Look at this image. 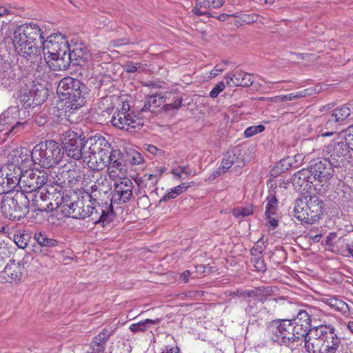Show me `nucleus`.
Returning a JSON list of instances; mask_svg holds the SVG:
<instances>
[{"instance_id":"39448f33","label":"nucleus","mask_w":353,"mask_h":353,"mask_svg":"<svg viewBox=\"0 0 353 353\" xmlns=\"http://www.w3.org/2000/svg\"><path fill=\"white\" fill-rule=\"evenodd\" d=\"M57 92L67 96L63 104L65 114L70 116L85 104L89 89L80 80L68 76L59 81Z\"/></svg>"},{"instance_id":"5701e85b","label":"nucleus","mask_w":353,"mask_h":353,"mask_svg":"<svg viewBox=\"0 0 353 353\" xmlns=\"http://www.w3.org/2000/svg\"><path fill=\"white\" fill-rule=\"evenodd\" d=\"M112 203L109 206H106L105 210L100 206L99 203L96 204V208L91 216L92 221L95 223H102L103 224L109 223L112 221L114 217Z\"/></svg>"},{"instance_id":"b1692460","label":"nucleus","mask_w":353,"mask_h":353,"mask_svg":"<svg viewBox=\"0 0 353 353\" xmlns=\"http://www.w3.org/2000/svg\"><path fill=\"white\" fill-rule=\"evenodd\" d=\"M165 101V98L160 94L148 96L141 112L149 111L155 114L162 112L163 110H161V108L164 105Z\"/></svg>"},{"instance_id":"72a5a7b5","label":"nucleus","mask_w":353,"mask_h":353,"mask_svg":"<svg viewBox=\"0 0 353 353\" xmlns=\"http://www.w3.org/2000/svg\"><path fill=\"white\" fill-rule=\"evenodd\" d=\"M34 239L41 247L54 248L59 243L57 239L49 238L45 232H36Z\"/></svg>"},{"instance_id":"8fccbe9b","label":"nucleus","mask_w":353,"mask_h":353,"mask_svg":"<svg viewBox=\"0 0 353 353\" xmlns=\"http://www.w3.org/2000/svg\"><path fill=\"white\" fill-rule=\"evenodd\" d=\"M48 121L46 113L40 112L34 117V121L39 126L44 125Z\"/></svg>"},{"instance_id":"4be33fe9","label":"nucleus","mask_w":353,"mask_h":353,"mask_svg":"<svg viewBox=\"0 0 353 353\" xmlns=\"http://www.w3.org/2000/svg\"><path fill=\"white\" fill-rule=\"evenodd\" d=\"M15 163V164L12 163L9 165L8 171L4 174L11 192L18 185L20 188H22L21 181L22 180L23 169L25 168L21 164H18L17 160Z\"/></svg>"},{"instance_id":"c85d7f7f","label":"nucleus","mask_w":353,"mask_h":353,"mask_svg":"<svg viewBox=\"0 0 353 353\" xmlns=\"http://www.w3.org/2000/svg\"><path fill=\"white\" fill-rule=\"evenodd\" d=\"M253 83V79L251 74L242 70H236L234 72V85L249 87Z\"/></svg>"},{"instance_id":"49530a36","label":"nucleus","mask_w":353,"mask_h":353,"mask_svg":"<svg viewBox=\"0 0 353 353\" xmlns=\"http://www.w3.org/2000/svg\"><path fill=\"white\" fill-rule=\"evenodd\" d=\"M181 192H179V189L177 188V186L170 189V192L167 193L165 195H164L161 199L160 202L161 201H168L171 199H175L177 196L181 194Z\"/></svg>"},{"instance_id":"4468645a","label":"nucleus","mask_w":353,"mask_h":353,"mask_svg":"<svg viewBox=\"0 0 353 353\" xmlns=\"http://www.w3.org/2000/svg\"><path fill=\"white\" fill-rule=\"evenodd\" d=\"M48 175L44 170H26L22 174V180L21 181L23 190L26 194L30 192L41 190L48 184Z\"/></svg>"},{"instance_id":"09e8293b","label":"nucleus","mask_w":353,"mask_h":353,"mask_svg":"<svg viewBox=\"0 0 353 353\" xmlns=\"http://www.w3.org/2000/svg\"><path fill=\"white\" fill-rule=\"evenodd\" d=\"M225 88V83L223 81H220L211 90L210 92V97L212 98H216L218 97L219 93L222 92Z\"/></svg>"},{"instance_id":"2eb2a0df","label":"nucleus","mask_w":353,"mask_h":353,"mask_svg":"<svg viewBox=\"0 0 353 353\" xmlns=\"http://www.w3.org/2000/svg\"><path fill=\"white\" fill-rule=\"evenodd\" d=\"M334 166L326 158L314 161L308 168L312 174L314 181L322 183H327L334 175Z\"/></svg>"},{"instance_id":"393cba45","label":"nucleus","mask_w":353,"mask_h":353,"mask_svg":"<svg viewBox=\"0 0 353 353\" xmlns=\"http://www.w3.org/2000/svg\"><path fill=\"white\" fill-rule=\"evenodd\" d=\"M350 109L345 105L335 108L327 116V120L325 123L326 128L331 127L334 123L345 121L350 115Z\"/></svg>"},{"instance_id":"423d86ee","label":"nucleus","mask_w":353,"mask_h":353,"mask_svg":"<svg viewBox=\"0 0 353 353\" xmlns=\"http://www.w3.org/2000/svg\"><path fill=\"white\" fill-rule=\"evenodd\" d=\"M324 207L319 196L304 195L294 201L293 216L302 223L313 224L319 220Z\"/></svg>"},{"instance_id":"0e129e2a","label":"nucleus","mask_w":353,"mask_h":353,"mask_svg":"<svg viewBox=\"0 0 353 353\" xmlns=\"http://www.w3.org/2000/svg\"><path fill=\"white\" fill-rule=\"evenodd\" d=\"M268 219L267 225L271 228L272 230L275 229L278 226V220L270 216L269 218H266Z\"/></svg>"},{"instance_id":"e433bc0d","label":"nucleus","mask_w":353,"mask_h":353,"mask_svg":"<svg viewBox=\"0 0 353 353\" xmlns=\"http://www.w3.org/2000/svg\"><path fill=\"white\" fill-rule=\"evenodd\" d=\"M14 74L12 72V67L9 63L3 62L0 66V79L8 80L10 79H14Z\"/></svg>"},{"instance_id":"dca6fc26","label":"nucleus","mask_w":353,"mask_h":353,"mask_svg":"<svg viewBox=\"0 0 353 353\" xmlns=\"http://www.w3.org/2000/svg\"><path fill=\"white\" fill-rule=\"evenodd\" d=\"M113 126L130 132H136L143 125V119L134 114H123L119 112H114L111 119Z\"/></svg>"},{"instance_id":"f03ea898","label":"nucleus","mask_w":353,"mask_h":353,"mask_svg":"<svg viewBox=\"0 0 353 353\" xmlns=\"http://www.w3.org/2000/svg\"><path fill=\"white\" fill-rule=\"evenodd\" d=\"M17 163L24 168L30 167L32 163L43 168H50L59 164L64 156L61 145L54 140H46L37 143L32 152L21 148L14 152Z\"/></svg>"},{"instance_id":"4d7b16f0","label":"nucleus","mask_w":353,"mask_h":353,"mask_svg":"<svg viewBox=\"0 0 353 353\" xmlns=\"http://www.w3.org/2000/svg\"><path fill=\"white\" fill-rule=\"evenodd\" d=\"M143 177L145 181H150L151 185H150V188H151V185L154 187L159 180V177L157 176V174H145Z\"/></svg>"},{"instance_id":"c03bdc74","label":"nucleus","mask_w":353,"mask_h":353,"mask_svg":"<svg viewBox=\"0 0 353 353\" xmlns=\"http://www.w3.org/2000/svg\"><path fill=\"white\" fill-rule=\"evenodd\" d=\"M6 177L4 176V174L2 173L0 176V196H2V194L7 195L8 194H12L11 190L8 184L6 183Z\"/></svg>"},{"instance_id":"680f3d73","label":"nucleus","mask_w":353,"mask_h":353,"mask_svg":"<svg viewBox=\"0 0 353 353\" xmlns=\"http://www.w3.org/2000/svg\"><path fill=\"white\" fill-rule=\"evenodd\" d=\"M275 99L276 101H284L287 100L292 101L296 99V97L294 96V93H290L286 95L277 96Z\"/></svg>"},{"instance_id":"de8ad7c7","label":"nucleus","mask_w":353,"mask_h":353,"mask_svg":"<svg viewBox=\"0 0 353 353\" xmlns=\"http://www.w3.org/2000/svg\"><path fill=\"white\" fill-rule=\"evenodd\" d=\"M110 332H109L108 331L103 330L94 338V341L96 342H99V343L105 346V344L110 339Z\"/></svg>"},{"instance_id":"a211bd4d","label":"nucleus","mask_w":353,"mask_h":353,"mask_svg":"<svg viewBox=\"0 0 353 353\" xmlns=\"http://www.w3.org/2000/svg\"><path fill=\"white\" fill-rule=\"evenodd\" d=\"M123 154L119 150H114L111 148L109 151L105 163H104V168L108 167V172L110 177H114L125 171V161Z\"/></svg>"},{"instance_id":"9b49d317","label":"nucleus","mask_w":353,"mask_h":353,"mask_svg":"<svg viewBox=\"0 0 353 353\" xmlns=\"http://www.w3.org/2000/svg\"><path fill=\"white\" fill-rule=\"evenodd\" d=\"M291 329V321L289 319H275L266 323V331L270 339L281 346H289L292 343Z\"/></svg>"},{"instance_id":"f3484780","label":"nucleus","mask_w":353,"mask_h":353,"mask_svg":"<svg viewBox=\"0 0 353 353\" xmlns=\"http://www.w3.org/2000/svg\"><path fill=\"white\" fill-rule=\"evenodd\" d=\"M53 186L45 187L41 190L30 192L26 194L27 199L30 201V205L35 208V211L50 212L53 210V204L50 201Z\"/></svg>"},{"instance_id":"603ef678","label":"nucleus","mask_w":353,"mask_h":353,"mask_svg":"<svg viewBox=\"0 0 353 353\" xmlns=\"http://www.w3.org/2000/svg\"><path fill=\"white\" fill-rule=\"evenodd\" d=\"M268 303L270 305L279 304V305H285L286 304H291L289 300L285 299L284 297H279L278 299H270L268 301Z\"/></svg>"},{"instance_id":"cd10ccee","label":"nucleus","mask_w":353,"mask_h":353,"mask_svg":"<svg viewBox=\"0 0 353 353\" xmlns=\"http://www.w3.org/2000/svg\"><path fill=\"white\" fill-rule=\"evenodd\" d=\"M289 321H292V322L299 324V325L310 330V334L312 335V330L314 327H312L311 315L307 311L303 310H299L296 317L292 319H289Z\"/></svg>"},{"instance_id":"c756f323","label":"nucleus","mask_w":353,"mask_h":353,"mask_svg":"<svg viewBox=\"0 0 353 353\" xmlns=\"http://www.w3.org/2000/svg\"><path fill=\"white\" fill-rule=\"evenodd\" d=\"M161 321L160 319H156L154 320L147 319L144 321H141L138 323H133L130 326V330L132 332H143L148 330L152 325H158Z\"/></svg>"},{"instance_id":"ea45409f","label":"nucleus","mask_w":353,"mask_h":353,"mask_svg":"<svg viewBox=\"0 0 353 353\" xmlns=\"http://www.w3.org/2000/svg\"><path fill=\"white\" fill-rule=\"evenodd\" d=\"M182 105V99L181 98H176L174 101L171 103H167L164 104L161 108V110H163V112H175L179 110V109Z\"/></svg>"},{"instance_id":"a18cd8bd","label":"nucleus","mask_w":353,"mask_h":353,"mask_svg":"<svg viewBox=\"0 0 353 353\" xmlns=\"http://www.w3.org/2000/svg\"><path fill=\"white\" fill-rule=\"evenodd\" d=\"M341 134H345V139H346L347 144L350 146V150L353 151V125L343 130Z\"/></svg>"},{"instance_id":"79ce46f5","label":"nucleus","mask_w":353,"mask_h":353,"mask_svg":"<svg viewBox=\"0 0 353 353\" xmlns=\"http://www.w3.org/2000/svg\"><path fill=\"white\" fill-rule=\"evenodd\" d=\"M257 301V297L248 301V307L245 308V312L248 314L254 316L258 313L259 310L256 307Z\"/></svg>"},{"instance_id":"6ab92c4d","label":"nucleus","mask_w":353,"mask_h":353,"mask_svg":"<svg viewBox=\"0 0 353 353\" xmlns=\"http://www.w3.org/2000/svg\"><path fill=\"white\" fill-rule=\"evenodd\" d=\"M132 189L133 183L130 179H123L115 182L111 203H126L132 196Z\"/></svg>"},{"instance_id":"20e7f679","label":"nucleus","mask_w":353,"mask_h":353,"mask_svg":"<svg viewBox=\"0 0 353 353\" xmlns=\"http://www.w3.org/2000/svg\"><path fill=\"white\" fill-rule=\"evenodd\" d=\"M312 330V341H306L307 353H340L341 339L332 325L321 324Z\"/></svg>"},{"instance_id":"6e6552de","label":"nucleus","mask_w":353,"mask_h":353,"mask_svg":"<svg viewBox=\"0 0 353 353\" xmlns=\"http://www.w3.org/2000/svg\"><path fill=\"white\" fill-rule=\"evenodd\" d=\"M1 211L2 215L10 220H20L28 213L30 201L23 191L15 192L2 196Z\"/></svg>"},{"instance_id":"a878e982","label":"nucleus","mask_w":353,"mask_h":353,"mask_svg":"<svg viewBox=\"0 0 353 353\" xmlns=\"http://www.w3.org/2000/svg\"><path fill=\"white\" fill-rule=\"evenodd\" d=\"M291 335L292 334V343L299 341L303 339L305 341V348L306 349V341L308 342L312 341L313 336L310 334V330L306 329L299 324L294 323L291 321Z\"/></svg>"},{"instance_id":"c9c22d12","label":"nucleus","mask_w":353,"mask_h":353,"mask_svg":"<svg viewBox=\"0 0 353 353\" xmlns=\"http://www.w3.org/2000/svg\"><path fill=\"white\" fill-rule=\"evenodd\" d=\"M223 3V0H196V6L205 9L220 8Z\"/></svg>"},{"instance_id":"4c0bfd02","label":"nucleus","mask_w":353,"mask_h":353,"mask_svg":"<svg viewBox=\"0 0 353 353\" xmlns=\"http://www.w3.org/2000/svg\"><path fill=\"white\" fill-rule=\"evenodd\" d=\"M122 67L124 71H125L128 73H134L136 72H141L145 70L143 63H134L130 61H127L125 64H123Z\"/></svg>"},{"instance_id":"bf43d9fd","label":"nucleus","mask_w":353,"mask_h":353,"mask_svg":"<svg viewBox=\"0 0 353 353\" xmlns=\"http://www.w3.org/2000/svg\"><path fill=\"white\" fill-rule=\"evenodd\" d=\"M201 8H200L199 6H197L196 5V6L192 10V12L195 15H197V16H203V15H205L208 17H211V13L208 12V11H203L201 10Z\"/></svg>"},{"instance_id":"0eeeda50","label":"nucleus","mask_w":353,"mask_h":353,"mask_svg":"<svg viewBox=\"0 0 353 353\" xmlns=\"http://www.w3.org/2000/svg\"><path fill=\"white\" fill-rule=\"evenodd\" d=\"M89 145L88 151L85 152L83 161L92 170H101L104 168V163L108 161L107 157L111 151V144L101 134L90 137L86 140Z\"/></svg>"},{"instance_id":"7c9ffc66","label":"nucleus","mask_w":353,"mask_h":353,"mask_svg":"<svg viewBox=\"0 0 353 353\" xmlns=\"http://www.w3.org/2000/svg\"><path fill=\"white\" fill-rule=\"evenodd\" d=\"M324 303L330 307L334 309L336 311L340 312L343 314H346L350 312L348 305L342 299H340L336 296L327 298L324 301Z\"/></svg>"},{"instance_id":"37998d69","label":"nucleus","mask_w":353,"mask_h":353,"mask_svg":"<svg viewBox=\"0 0 353 353\" xmlns=\"http://www.w3.org/2000/svg\"><path fill=\"white\" fill-rule=\"evenodd\" d=\"M252 213L253 210L251 206L247 208H235L233 211V215L235 216L245 217L251 215Z\"/></svg>"},{"instance_id":"bb28decb","label":"nucleus","mask_w":353,"mask_h":353,"mask_svg":"<svg viewBox=\"0 0 353 353\" xmlns=\"http://www.w3.org/2000/svg\"><path fill=\"white\" fill-rule=\"evenodd\" d=\"M275 188L276 187L273 188V185H271L270 190H269V195L266 198L265 218L275 215L278 209V200L276 197Z\"/></svg>"},{"instance_id":"338daca9","label":"nucleus","mask_w":353,"mask_h":353,"mask_svg":"<svg viewBox=\"0 0 353 353\" xmlns=\"http://www.w3.org/2000/svg\"><path fill=\"white\" fill-rule=\"evenodd\" d=\"M71 197L72 196L70 195H69V194L68 192H63L61 200L63 203V208L64 209L66 207V205H65L66 204H69L70 202L74 201L71 199Z\"/></svg>"},{"instance_id":"5fc2aeb1","label":"nucleus","mask_w":353,"mask_h":353,"mask_svg":"<svg viewBox=\"0 0 353 353\" xmlns=\"http://www.w3.org/2000/svg\"><path fill=\"white\" fill-rule=\"evenodd\" d=\"M143 149L147 150L152 154L158 155L159 154H161L162 151L160 149H158L156 146L151 144H144Z\"/></svg>"},{"instance_id":"e2e57ef3","label":"nucleus","mask_w":353,"mask_h":353,"mask_svg":"<svg viewBox=\"0 0 353 353\" xmlns=\"http://www.w3.org/2000/svg\"><path fill=\"white\" fill-rule=\"evenodd\" d=\"M240 296H243V298H252L254 299L255 297H257L256 292L254 290H245L242 291L240 293Z\"/></svg>"},{"instance_id":"f704fd0d","label":"nucleus","mask_w":353,"mask_h":353,"mask_svg":"<svg viewBox=\"0 0 353 353\" xmlns=\"http://www.w3.org/2000/svg\"><path fill=\"white\" fill-rule=\"evenodd\" d=\"M71 167L73 168V169H68V172L70 173L69 174V177L70 178L68 180V183L70 185H73L76 184L77 182L79 181L81 179V168L83 165H79L77 163V166H74V163H70Z\"/></svg>"},{"instance_id":"a19ab883","label":"nucleus","mask_w":353,"mask_h":353,"mask_svg":"<svg viewBox=\"0 0 353 353\" xmlns=\"http://www.w3.org/2000/svg\"><path fill=\"white\" fill-rule=\"evenodd\" d=\"M265 130V126L260 124L258 125H252L245 129L244 131V136L246 138L251 137L258 133L263 132Z\"/></svg>"},{"instance_id":"aec40b11","label":"nucleus","mask_w":353,"mask_h":353,"mask_svg":"<svg viewBox=\"0 0 353 353\" xmlns=\"http://www.w3.org/2000/svg\"><path fill=\"white\" fill-rule=\"evenodd\" d=\"M24 265L15 260H10L1 273V278L8 283L20 282L24 274Z\"/></svg>"},{"instance_id":"6e6d98bb","label":"nucleus","mask_w":353,"mask_h":353,"mask_svg":"<svg viewBox=\"0 0 353 353\" xmlns=\"http://www.w3.org/2000/svg\"><path fill=\"white\" fill-rule=\"evenodd\" d=\"M160 353H181L177 345H165L161 349Z\"/></svg>"},{"instance_id":"412c9836","label":"nucleus","mask_w":353,"mask_h":353,"mask_svg":"<svg viewBox=\"0 0 353 353\" xmlns=\"http://www.w3.org/2000/svg\"><path fill=\"white\" fill-rule=\"evenodd\" d=\"M292 180L293 187L299 192H308L313 186L312 174L308 168H303L294 173Z\"/></svg>"},{"instance_id":"2f4dec72","label":"nucleus","mask_w":353,"mask_h":353,"mask_svg":"<svg viewBox=\"0 0 353 353\" xmlns=\"http://www.w3.org/2000/svg\"><path fill=\"white\" fill-rule=\"evenodd\" d=\"M239 157L234 152V151H228L224 155L222 163L223 171H228L232 165L236 163L237 167H241L243 165V162L242 161H239Z\"/></svg>"},{"instance_id":"774afa93","label":"nucleus","mask_w":353,"mask_h":353,"mask_svg":"<svg viewBox=\"0 0 353 353\" xmlns=\"http://www.w3.org/2000/svg\"><path fill=\"white\" fill-rule=\"evenodd\" d=\"M143 161V159L140 153L137 152L132 159V163L134 165H139Z\"/></svg>"},{"instance_id":"ddd939ff","label":"nucleus","mask_w":353,"mask_h":353,"mask_svg":"<svg viewBox=\"0 0 353 353\" xmlns=\"http://www.w3.org/2000/svg\"><path fill=\"white\" fill-rule=\"evenodd\" d=\"M98 204L96 199L90 194H83L81 200L74 201L66 204L65 211L68 216L73 219H82L91 216Z\"/></svg>"},{"instance_id":"9d476101","label":"nucleus","mask_w":353,"mask_h":353,"mask_svg":"<svg viewBox=\"0 0 353 353\" xmlns=\"http://www.w3.org/2000/svg\"><path fill=\"white\" fill-rule=\"evenodd\" d=\"M350 146L347 144L345 134L338 136L337 139L332 141L330 144L325 147L324 150L330 155L328 159L335 168H341L346 166L351 162L352 156L350 152Z\"/></svg>"},{"instance_id":"3c124183","label":"nucleus","mask_w":353,"mask_h":353,"mask_svg":"<svg viewBox=\"0 0 353 353\" xmlns=\"http://www.w3.org/2000/svg\"><path fill=\"white\" fill-rule=\"evenodd\" d=\"M172 173L176 176L181 178V174L182 173L189 175L191 174V171L188 167L179 166L177 168L172 170Z\"/></svg>"},{"instance_id":"864d4df0","label":"nucleus","mask_w":353,"mask_h":353,"mask_svg":"<svg viewBox=\"0 0 353 353\" xmlns=\"http://www.w3.org/2000/svg\"><path fill=\"white\" fill-rule=\"evenodd\" d=\"M86 190H88L85 191L84 194H90L92 196L93 199H96L97 200L98 199L99 194H100L99 192L98 191V190H99L98 185L94 184L92 186H90L89 188H87Z\"/></svg>"},{"instance_id":"7ed1b4c3","label":"nucleus","mask_w":353,"mask_h":353,"mask_svg":"<svg viewBox=\"0 0 353 353\" xmlns=\"http://www.w3.org/2000/svg\"><path fill=\"white\" fill-rule=\"evenodd\" d=\"M43 40V32L34 23H24L14 31L12 43L17 53L30 61L41 63Z\"/></svg>"},{"instance_id":"13d9d810","label":"nucleus","mask_w":353,"mask_h":353,"mask_svg":"<svg viewBox=\"0 0 353 353\" xmlns=\"http://www.w3.org/2000/svg\"><path fill=\"white\" fill-rule=\"evenodd\" d=\"M256 270L260 272H265L267 270L265 263L263 259L260 260L258 262H255L254 264H253Z\"/></svg>"},{"instance_id":"58836bf2","label":"nucleus","mask_w":353,"mask_h":353,"mask_svg":"<svg viewBox=\"0 0 353 353\" xmlns=\"http://www.w3.org/2000/svg\"><path fill=\"white\" fill-rule=\"evenodd\" d=\"M30 236L28 233H19L14 235V241L18 248L23 249L28 245Z\"/></svg>"},{"instance_id":"f257e3e1","label":"nucleus","mask_w":353,"mask_h":353,"mask_svg":"<svg viewBox=\"0 0 353 353\" xmlns=\"http://www.w3.org/2000/svg\"><path fill=\"white\" fill-rule=\"evenodd\" d=\"M43 54L46 63L53 71L65 70L72 63L83 66L90 54L81 44L70 46L61 34H52L43 43Z\"/></svg>"},{"instance_id":"473e14b6","label":"nucleus","mask_w":353,"mask_h":353,"mask_svg":"<svg viewBox=\"0 0 353 353\" xmlns=\"http://www.w3.org/2000/svg\"><path fill=\"white\" fill-rule=\"evenodd\" d=\"M293 159L290 157L281 159L271 170V175L275 176L286 172L293 166Z\"/></svg>"},{"instance_id":"1a4fd4ad","label":"nucleus","mask_w":353,"mask_h":353,"mask_svg":"<svg viewBox=\"0 0 353 353\" xmlns=\"http://www.w3.org/2000/svg\"><path fill=\"white\" fill-rule=\"evenodd\" d=\"M61 141L62 151L70 159L68 163H74L75 167L77 166V163L83 165L85 163L83 150L87 144L85 137L73 130H68L63 134Z\"/></svg>"},{"instance_id":"69168bd1","label":"nucleus","mask_w":353,"mask_h":353,"mask_svg":"<svg viewBox=\"0 0 353 353\" xmlns=\"http://www.w3.org/2000/svg\"><path fill=\"white\" fill-rule=\"evenodd\" d=\"M260 242V240L257 242L256 244H255L253 248L250 250L251 254H262L264 250V248H263L261 245L259 244Z\"/></svg>"},{"instance_id":"052dcab7","label":"nucleus","mask_w":353,"mask_h":353,"mask_svg":"<svg viewBox=\"0 0 353 353\" xmlns=\"http://www.w3.org/2000/svg\"><path fill=\"white\" fill-rule=\"evenodd\" d=\"M92 349L93 353H100L103 352L105 349V346L99 343V342H96L94 341H92Z\"/></svg>"},{"instance_id":"f8f14e48","label":"nucleus","mask_w":353,"mask_h":353,"mask_svg":"<svg viewBox=\"0 0 353 353\" xmlns=\"http://www.w3.org/2000/svg\"><path fill=\"white\" fill-rule=\"evenodd\" d=\"M48 97V90L41 83H30L20 90L18 100L24 108H34L43 103Z\"/></svg>"}]
</instances>
